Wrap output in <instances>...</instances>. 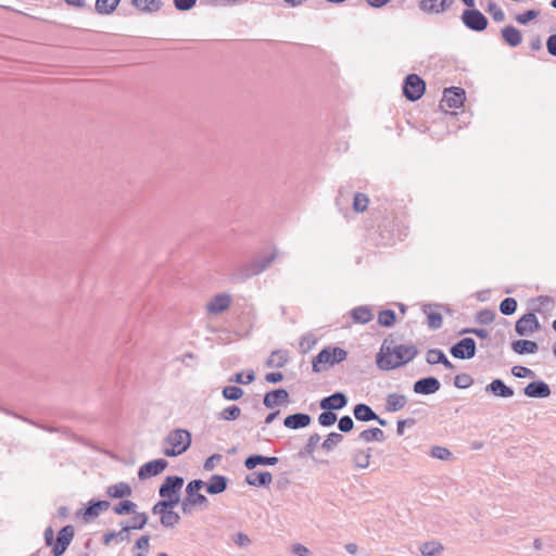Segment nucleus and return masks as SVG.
Segmentation results:
<instances>
[{
	"mask_svg": "<svg viewBox=\"0 0 556 556\" xmlns=\"http://www.w3.org/2000/svg\"><path fill=\"white\" fill-rule=\"evenodd\" d=\"M255 380V374L253 370L248 371L245 379H243L242 372H237L232 377L229 378L230 382H236L239 384H249Z\"/></svg>",
	"mask_w": 556,
	"mask_h": 556,
	"instance_id": "nucleus-54",
	"label": "nucleus"
},
{
	"mask_svg": "<svg viewBox=\"0 0 556 556\" xmlns=\"http://www.w3.org/2000/svg\"><path fill=\"white\" fill-rule=\"evenodd\" d=\"M168 509H173L180 502V493L161 496Z\"/></svg>",
	"mask_w": 556,
	"mask_h": 556,
	"instance_id": "nucleus-63",
	"label": "nucleus"
},
{
	"mask_svg": "<svg viewBox=\"0 0 556 556\" xmlns=\"http://www.w3.org/2000/svg\"><path fill=\"white\" fill-rule=\"evenodd\" d=\"M150 548V535L140 536L132 547V553L135 556H146L149 553Z\"/></svg>",
	"mask_w": 556,
	"mask_h": 556,
	"instance_id": "nucleus-40",
	"label": "nucleus"
},
{
	"mask_svg": "<svg viewBox=\"0 0 556 556\" xmlns=\"http://www.w3.org/2000/svg\"><path fill=\"white\" fill-rule=\"evenodd\" d=\"M407 403V399L404 394L390 393L386 399V409L388 412H397L402 409Z\"/></svg>",
	"mask_w": 556,
	"mask_h": 556,
	"instance_id": "nucleus-31",
	"label": "nucleus"
},
{
	"mask_svg": "<svg viewBox=\"0 0 556 556\" xmlns=\"http://www.w3.org/2000/svg\"><path fill=\"white\" fill-rule=\"evenodd\" d=\"M316 344V339L313 336H304L300 341V348L303 353H307Z\"/></svg>",
	"mask_w": 556,
	"mask_h": 556,
	"instance_id": "nucleus-60",
	"label": "nucleus"
},
{
	"mask_svg": "<svg viewBox=\"0 0 556 556\" xmlns=\"http://www.w3.org/2000/svg\"><path fill=\"white\" fill-rule=\"evenodd\" d=\"M338 428L341 432L348 433L354 428V421L349 415L342 416L338 421Z\"/></svg>",
	"mask_w": 556,
	"mask_h": 556,
	"instance_id": "nucleus-59",
	"label": "nucleus"
},
{
	"mask_svg": "<svg viewBox=\"0 0 556 556\" xmlns=\"http://www.w3.org/2000/svg\"><path fill=\"white\" fill-rule=\"evenodd\" d=\"M222 394L228 401H237L244 394L243 390L237 386H227L223 389Z\"/></svg>",
	"mask_w": 556,
	"mask_h": 556,
	"instance_id": "nucleus-46",
	"label": "nucleus"
},
{
	"mask_svg": "<svg viewBox=\"0 0 556 556\" xmlns=\"http://www.w3.org/2000/svg\"><path fill=\"white\" fill-rule=\"evenodd\" d=\"M168 466V462L164 458H156L143 464L138 470V477L140 480H146L151 477H155L163 472Z\"/></svg>",
	"mask_w": 556,
	"mask_h": 556,
	"instance_id": "nucleus-9",
	"label": "nucleus"
},
{
	"mask_svg": "<svg viewBox=\"0 0 556 556\" xmlns=\"http://www.w3.org/2000/svg\"><path fill=\"white\" fill-rule=\"evenodd\" d=\"M337 421V415L332 410H324L318 416V422L323 427H330Z\"/></svg>",
	"mask_w": 556,
	"mask_h": 556,
	"instance_id": "nucleus-53",
	"label": "nucleus"
},
{
	"mask_svg": "<svg viewBox=\"0 0 556 556\" xmlns=\"http://www.w3.org/2000/svg\"><path fill=\"white\" fill-rule=\"evenodd\" d=\"M426 90L425 80L417 74H408L403 81L404 97L414 102L419 100Z\"/></svg>",
	"mask_w": 556,
	"mask_h": 556,
	"instance_id": "nucleus-3",
	"label": "nucleus"
},
{
	"mask_svg": "<svg viewBox=\"0 0 556 556\" xmlns=\"http://www.w3.org/2000/svg\"><path fill=\"white\" fill-rule=\"evenodd\" d=\"M511 349L515 353H517L519 355L534 354L538 352L539 345L534 341L519 339V340L513 341Z\"/></svg>",
	"mask_w": 556,
	"mask_h": 556,
	"instance_id": "nucleus-27",
	"label": "nucleus"
},
{
	"mask_svg": "<svg viewBox=\"0 0 556 556\" xmlns=\"http://www.w3.org/2000/svg\"><path fill=\"white\" fill-rule=\"evenodd\" d=\"M228 485V479L222 475H213L210 480L205 483V491L211 495L223 493Z\"/></svg>",
	"mask_w": 556,
	"mask_h": 556,
	"instance_id": "nucleus-22",
	"label": "nucleus"
},
{
	"mask_svg": "<svg viewBox=\"0 0 556 556\" xmlns=\"http://www.w3.org/2000/svg\"><path fill=\"white\" fill-rule=\"evenodd\" d=\"M523 393L528 397L532 399H545L548 397L552 393L549 386L543 380H535L528 383Z\"/></svg>",
	"mask_w": 556,
	"mask_h": 556,
	"instance_id": "nucleus-14",
	"label": "nucleus"
},
{
	"mask_svg": "<svg viewBox=\"0 0 556 556\" xmlns=\"http://www.w3.org/2000/svg\"><path fill=\"white\" fill-rule=\"evenodd\" d=\"M455 0H420L419 9L429 14H442L448 11Z\"/></svg>",
	"mask_w": 556,
	"mask_h": 556,
	"instance_id": "nucleus-12",
	"label": "nucleus"
},
{
	"mask_svg": "<svg viewBox=\"0 0 556 556\" xmlns=\"http://www.w3.org/2000/svg\"><path fill=\"white\" fill-rule=\"evenodd\" d=\"M417 354L418 349L414 344H400L392 348L386 339L376 356V363L379 369L391 370L406 365L413 361Z\"/></svg>",
	"mask_w": 556,
	"mask_h": 556,
	"instance_id": "nucleus-1",
	"label": "nucleus"
},
{
	"mask_svg": "<svg viewBox=\"0 0 556 556\" xmlns=\"http://www.w3.org/2000/svg\"><path fill=\"white\" fill-rule=\"evenodd\" d=\"M132 514L134 516L131 517V519L127 521L128 528H130V530H142L147 526L149 520L147 513H137L135 510V513Z\"/></svg>",
	"mask_w": 556,
	"mask_h": 556,
	"instance_id": "nucleus-39",
	"label": "nucleus"
},
{
	"mask_svg": "<svg viewBox=\"0 0 556 556\" xmlns=\"http://www.w3.org/2000/svg\"><path fill=\"white\" fill-rule=\"evenodd\" d=\"M122 0H96L94 10L100 15H110L119 5Z\"/></svg>",
	"mask_w": 556,
	"mask_h": 556,
	"instance_id": "nucleus-35",
	"label": "nucleus"
},
{
	"mask_svg": "<svg viewBox=\"0 0 556 556\" xmlns=\"http://www.w3.org/2000/svg\"><path fill=\"white\" fill-rule=\"evenodd\" d=\"M369 204V199L365 193L357 192L353 199V210L355 212L362 213L367 210Z\"/></svg>",
	"mask_w": 556,
	"mask_h": 556,
	"instance_id": "nucleus-48",
	"label": "nucleus"
},
{
	"mask_svg": "<svg viewBox=\"0 0 556 556\" xmlns=\"http://www.w3.org/2000/svg\"><path fill=\"white\" fill-rule=\"evenodd\" d=\"M327 365L332 364L330 346L324 348L312 361V370L315 374L321 372L327 369Z\"/></svg>",
	"mask_w": 556,
	"mask_h": 556,
	"instance_id": "nucleus-21",
	"label": "nucleus"
},
{
	"mask_svg": "<svg viewBox=\"0 0 556 556\" xmlns=\"http://www.w3.org/2000/svg\"><path fill=\"white\" fill-rule=\"evenodd\" d=\"M501 36L502 39L509 46V47H517L522 41V35L521 31L516 28L513 25H507L501 29Z\"/></svg>",
	"mask_w": 556,
	"mask_h": 556,
	"instance_id": "nucleus-24",
	"label": "nucleus"
},
{
	"mask_svg": "<svg viewBox=\"0 0 556 556\" xmlns=\"http://www.w3.org/2000/svg\"><path fill=\"white\" fill-rule=\"evenodd\" d=\"M517 301L514 298H505L500 303V312L506 316L513 315L517 309Z\"/></svg>",
	"mask_w": 556,
	"mask_h": 556,
	"instance_id": "nucleus-50",
	"label": "nucleus"
},
{
	"mask_svg": "<svg viewBox=\"0 0 556 556\" xmlns=\"http://www.w3.org/2000/svg\"><path fill=\"white\" fill-rule=\"evenodd\" d=\"M477 344L470 337H465L451 346L450 353L458 359H470L476 355Z\"/></svg>",
	"mask_w": 556,
	"mask_h": 556,
	"instance_id": "nucleus-5",
	"label": "nucleus"
},
{
	"mask_svg": "<svg viewBox=\"0 0 556 556\" xmlns=\"http://www.w3.org/2000/svg\"><path fill=\"white\" fill-rule=\"evenodd\" d=\"M184 478L180 476H167L159 488L160 496L178 494L184 485Z\"/></svg>",
	"mask_w": 556,
	"mask_h": 556,
	"instance_id": "nucleus-15",
	"label": "nucleus"
},
{
	"mask_svg": "<svg viewBox=\"0 0 556 556\" xmlns=\"http://www.w3.org/2000/svg\"><path fill=\"white\" fill-rule=\"evenodd\" d=\"M202 488H204V481L201 479L191 480L186 486L185 498L198 507L206 508L208 500L204 494L200 493Z\"/></svg>",
	"mask_w": 556,
	"mask_h": 556,
	"instance_id": "nucleus-6",
	"label": "nucleus"
},
{
	"mask_svg": "<svg viewBox=\"0 0 556 556\" xmlns=\"http://www.w3.org/2000/svg\"><path fill=\"white\" fill-rule=\"evenodd\" d=\"M241 409L238 405H230L217 414L219 420L232 421L239 418Z\"/></svg>",
	"mask_w": 556,
	"mask_h": 556,
	"instance_id": "nucleus-41",
	"label": "nucleus"
},
{
	"mask_svg": "<svg viewBox=\"0 0 556 556\" xmlns=\"http://www.w3.org/2000/svg\"><path fill=\"white\" fill-rule=\"evenodd\" d=\"M319 441H320V435L318 433L311 434L306 444L304 445V447L299 452V456L300 457L313 456Z\"/></svg>",
	"mask_w": 556,
	"mask_h": 556,
	"instance_id": "nucleus-38",
	"label": "nucleus"
},
{
	"mask_svg": "<svg viewBox=\"0 0 556 556\" xmlns=\"http://www.w3.org/2000/svg\"><path fill=\"white\" fill-rule=\"evenodd\" d=\"M130 528H128V522H125V521H122L121 522V530L118 532H116V540L117 542L118 541H129L130 536H129V532H130Z\"/></svg>",
	"mask_w": 556,
	"mask_h": 556,
	"instance_id": "nucleus-62",
	"label": "nucleus"
},
{
	"mask_svg": "<svg viewBox=\"0 0 556 556\" xmlns=\"http://www.w3.org/2000/svg\"><path fill=\"white\" fill-rule=\"evenodd\" d=\"M371 448L357 450L353 453L352 460L356 468L365 469L370 464Z\"/></svg>",
	"mask_w": 556,
	"mask_h": 556,
	"instance_id": "nucleus-33",
	"label": "nucleus"
},
{
	"mask_svg": "<svg viewBox=\"0 0 556 556\" xmlns=\"http://www.w3.org/2000/svg\"><path fill=\"white\" fill-rule=\"evenodd\" d=\"M357 439H358V441L369 443V442H374V441L383 442L386 437H384L383 431L380 428H369V429L363 430L358 434Z\"/></svg>",
	"mask_w": 556,
	"mask_h": 556,
	"instance_id": "nucleus-34",
	"label": "nucleus"
},
{
	"mask_svg": "<svg viewBox=\"0 0 556 556\" xmlns=\"http://www.w3.org/2000/svg\"><path fill=\"white\" fill-rule=\"evenodd\" d=\"M443 549V546L435 541L426 542L420 546V553L422 556H435Z\"/></svg>",
	"mask_w": 556,
	"mask_h": 556,
	"instance_id": "nucleus-47",
	"label": "nucleus"
},
{
	"mask_svg": "<svg viewBox=\"0 0 556 556\" xmlns=\"http://www.w3.org/2000/svg\"><path fill=\"white\" fill-rule=\"evenodd\" d=\"M173 2L178 11H189L197 4V0H173Z\"/></svg>",
	"mask_w": 556,
	"mask_h": 556,
	"instance_id": "nucleus-61",
	"label": "nucleus"
},
{
	"mask_svg": "<svg viewBox=\"0 0 556 556\" xmlns=\"http://www.w3.org/2000/svg\"><path fill=\"white\" fill-rule=\"evenodd\" d=\"M395 320L396 314L393 309H383L378 315V324L383 327H392Z\"/></svg>",
	"mask_w": 556,
	"mask_h": 556,
	"instance_id": "nucleus-44",
	"label": "nucleus"
},
{
	"mask_svg": "<svg viewBox=\"0 0 556 556\" xmlns=\"http://www.w3.org/2000/svg\"><path fill=\"white\" fill-rule=\"evenodd\" d=\"M288 353L282 350H276L271 352L270 356L266 361V366L270 368H282L288 363Z\"/></svg>",
	"mask_w": 556,
	"mask_h": 556,
	"instance_id": "nucleus-32",
	"label": "nucleus"
},
{
	"mask_svg": "<svg viewBox=\"0 0 556 556\" xmlns=\"http://www.w3.org/2000/svg\"><path fill=\"white\" fill-rule=\"evenodd\" d=\"M540 12L538 10H528V11H525L523 13H520L516 16V21L519 23V24H527L529 23L530 21L536 18L539 16Z\"/></svg>",
	"mask_w": 556,
	"mask_h": 556,
	"instance_id": "nucleus-58",
	"label": "nucleus"
},
{
	"mask_svg": "<svg viewBox=\"0 0 556 556\" xmlns=\"http://www.w3.org/2000/svg\"><path fill=\"white\" fill-rule=\"evenodd\" d=\"M465 100L466 92L463 88L450 87L444 90L440 106L442 110L458 109L463 105Z\"/></svg>",
	"mask_w": 556,
	"mask_h": 556,
	"instance_id": "nucleus-7",
	"label": "nucleus"
},
{
	"mask_svg": "<svg viewBox=\"0 0 556 556\" xmlns=\"http://www.w3.org/2000/svg\"><path fill=\"white\" fill-rule=\"evenodd\" d=\"M163 454L167 457H176L185 453L191 445V433L186 429H175L164 439Z\"/></svg>",
	"mask_w": 556,
	"mask_h": 556,
	"instance_id": "nucleus-2",
	"label": "nucleus"
},
{
	"mask_svg": "<svg viewBox=\"0 0 556 556\" xmlns=\"http://www.w3.org/2000/svg\"><path fill=\"white\" fill-rule=\"evenodd\" d=\"M230 304L231 296L228 293H218L206 304V309L210 314L218 315L228 309Z\"/></svg>",
	"mask_w": 556,
	"mask_h": 556,
	"instance_id": "nucleus-16",
	"label": "nucleus"
},
{
	"mask_svg": "<svg viewBox=\"0 0 556 556\" xmlns=\"http://www.w3.org/2000/svg\"><path fill=\"white\" fill-rule=\"evenodd\" d=\"M137 504L130 500L122 498V501L113 506V511L115 515L123 516L135 513L137 509Z\"/></svg>",
	"mask_w": 556,
	"mask_h": 556,
	"instance_id": "nucleus-37",
	"label": "nucleus"
},
{
	"mask_svg": "<svg viewBox=\"0 0 556 556\" xmlns=\"http://www.w3.org/2000/svg\"><path fill=\"white\" fill-rule=\"evenodd\" d=\"M180 521V516L173 509H168L165 514H162L160 522L165 528H174Z\"/></svg>",
	"mask_w": 556,
	"mask_h": 556,
	"instance_id": "nucleus-43",
	"label": "nucleus"
},
{
	"mask_svg": "<svg viewBox=\"0 0 556 556\" xmlns=\"http://www.w3.org/2000/svg\"><path fill=\"white\" fill-rule=\"evenodd\" d=\"M312 417L306 413H294L283 419V426L288 429L298 430L309 426Z\"/></svg>",
	"mask_w": 556,
	"mask_h": 556,
	"instance_id": "nucleus-20",
	"label": "nucleus"
},
{
	"mask_svg": "<svg viewBox=\"0 0 556 556\" xmlns=\"http://www.w3.org/2000/svg\"><path fill=\"white\" fill-rule=\"evenodd\" d=\"M430 455L434 458L441 459V460H447L451 458L452 453L450 450L443 446H433L431 448Z\"/></svg>",
	"mask_w": 556,
	"mask_h": 556,
	"instance_id": "nucleus-57",
	"label": "nucleus"
},
{
	"mask_svg": "<svg viewBox=\"0 0 556 556\" xmlns=\"http://www.w3.org/2000/svg\"><path fill=\"white\" fill-rule=\"evenodd\" d=\"M460 20L463 24L472 31H483L489 25V21L478 9L475 7L463 11Z\"/></svg>",
	"mask_w": 556,
	"mask_h": 556,
	"instance_id": "nucleus-4",
	"label": "nucleus"
},
{
	"mask_svg": "<svg viewBox=\"0 0 556 556\" xmlns=\"http://www.w3.org/2000/svg\"><path fill=\"white\" fill-rule=\"evenodd\" d=\"M111 506V503L106 500H90L84 511L83 517L86 521L92 520L93 518L98 517L102 511L109 509Z\"/></svg>",
	"mask_w": 556,
	"mask_h": 556,
	"instance_id": "nucleus-17",
	"label": "nucleus"
},
{
	"mask_svg": "<svg viewBox=\"0 0 556 556\" xmlns=\"http://www.w3.org/2000/svg\"><path fill=\"white\" fill-rule=\"evenodd\" d=\"M264 271V265H260V262L253 260L247 264L241 265L238 268L237 274L233 275V280L238 282H243L247 279L260 275Z\"/></svg>",
	"mask_w": 556,
	"mask_h": 556,
	"instance_id": "nucleus-13",
	"label": "nucleus"
},
{
	"mask_svg": "<svg viewBox=\"0 0 556 556\" xmlns=\"http://www.w3.org/2000/svg\"><path fill=\"white\" fill-rule=\"evenodd\" d=\"M353 415L358 421H372L374 418H378L374 409L365 403L356 404L353 408Z\"/></svg>",
	"mask_w": 556,
	"mask_h": 556,
	"instance_id": "nucleus-29",
	"label": "nucleus"
},
{
	"mask_svg": "<svg viewBox=\"0 0 556 556\" xmlns=\"http://www.w3.org/2000/svg\"><path fill=\"white\" fill-rule=\"evenodd\" d=\"M495 318V312L489 308L481 309L476 316V320L481 325H489Z\"/></svg>",
	"mask_w": 556,
	"mask_h": 556,
	"instance_id": "nucleus-52",
	"label": "nucleus"
},
{
	"mask_svg": "<svg viewBox=\"0 0 556 556\" xmlns=\"http://www.w3.org/2000/svg\"><path fill=\"white\" fill-rule=\"evenodd\" d=\"M473 383V378L468 374H458L454 378V386L458 389H467Z\"/></svg>",
	"mask_w": 556,
	"mask_h": 556,
	"instance_id": "nucleus-51",
	"label": "nucleus"
},
{
	"mask_svg": "<svg viewBox=\"0 0 556 556\" xmlns=\"http://www.w3.org/2000/svg\"><path fill=\"white\" fill-rule=\"evenodd\" d=\"M348 402V396L343 392L337 391L321 399L319 407L323 410H339L345 407Z\"/></svg>",
	"mask_w": 556,
	"mask_h": 556,
	"instance_id": "nucleus-11",
	"label": "nucleus"
},
{
	"mask_svg": "<svg viewBox=\"0 0 556 556\" xmlns=\"http://www.w3.org/2000/svg\"><path fill=\"white\" fill-rule=\"evenodd\" d=\"M428 306L425 305L424 312L427 314V321L430 329L437 330L442 327V315L438 312H428Z\"/></svg>",
	"mask_w": 556,
	"mask_h": 556,
	"instance_id": "nucleus-45",
	"label": "nucleus"
},
{
	"mask_svg": "<svg viewBox=\"0 0 556 556\" xmlns=\"http://www.w3.org/2000/svg\"><path fill=\"white\" fill-rule=\"evenodd\" d=\"M271 481L273 475L269 471H254L245 476V482L252 486H267Z\"/></svg>",
	"mask_w": 556,
	"mask_h": 556,
	"instance_id": "nucleus-25",
	"label": "nucleus"
},
{
	"mask_svg": "<svg viewBox=\"0 0 556 556\" xmlns=\"http://www.w3.org/2000/svg\"><path fill=\"white\" fill-rule=\"evenodd\" d=\"M131 4L142 13H155L163 7L162 0H131Z\"/></svg>",
	"mask_w": 556,
	"mask_h": 556,
	"instance_id": "nucleus-28",
	"label": "nucleus"
},
{
	"mask_svg": "<svg viewBox=\"0 0 556 556\" xmlns=\"http://www.w3.org/2000/svg\"><path fill=\"white\" fill-rule=\"evenodd\" d=\"M278 457L276 456H264L260 454H253L245 458L244 466L247 469L252 470L256 466H274L278 463Z\"/></svg>",
	"mask_w": 556,
	"mask_h": 556,
	"instance_id": "nucleus-23",
	"label": "nucleus"
},
{
	"mask_svg": "<svg viewBox=\"0 0 556 556\" xmlns=\"http://www.w3.org/2000/svg\"><path fill=\"white\" fill-rule=\"evenodd\" d=\"M441 388V383L438 378L433 376L420 378L417 381H415L413 386V391L416 394L421 395H430L438 392Z\"/></svg>",
	"mask_w": 556,
	"mask_h": 556,
	"instance_id": "nucleus-10",
	"label": "nucleus"
},
{
	"mask_svg": "<svg viewBox=\"0 0 556 556\" xmlns=\"http://www.w3.org/2000/svg\"><path fill=\"white\" fill-rule=\"evenodd\" d=\"M445 354L442 350L440 349H430L428 350L427 354H426V362L429 364V365H437V364H441V362H443V359H445Z\"/></svg>",
	"mask_w": 556,
	"mask_h": 556,
	"instance_id": "nucleus-49",
	"label": "nucleus"
},
{
	"mask_svg": "<svg viewBox=\"0 0 556 556\" xmlns=\"http://www.w3.org/2000/svg\"><path fill=\"white\" fill-rule=\"evenodd\" d=\"M540 328H541V325L539 323V319L532 312L523 314L516 321V325H515V331L520 337L529 336V334L540 330Z\"/></svg>",
	"mask_w": 556,
	"mask_h": 556,
	"instance_id": "nucleus-8",
	"label": "nucleus"
},
{
	"mask_svg": "<svg viewBox=\"0 0 556 556\" xmlns=\"http://www.w3.org/2000/svg\"><path fill=\"white\" fill-rule=\"evenodd\" d=\"M332 364L337 365L345 361L348 352L340 346H330Z\"/></svg>",
	"mask_w": 556,
	"mask_h": 556,
	"instance_id": "nucleus-56",
	"label": "nucleus"
},
{
	"mask_svg": "<svg viewBox=\"0 0 556 556\" xmlns=\"http://www.w3.org/2000/svg\"><path fill=\"white\" fill-rule=\"evenodd\" d=\"M75 534L74 527L71 525L64 526L56 535V543L68 547Z\"/></svg>",
	"mask_w": 556,
	"mask_h": 556,
	"instance_id": "nucleus-36",
	"label": "nucleus"
},
{
	"mask_svg": "<svg viewBox=\"0 0 556 556\" xmlns=\"http://www.w3.org/2000/svg\"><path fill=\"white\" fill-rule=\"evenodd\" d=\"M350 314L353 323L361 325L368 324L374 317L371 308L367 305L356 306Z\"/></svg>",
	"mask_w": 556,
	"mask_h": 556,
	"instance_id": "nucleus-26",
	"label": "nucleus"
},
{
	"mask_svg": "<svg viewBox=\"0 0 556 556\" xmlns=\"http://www.w3.org/2000/svg\"><path fill=\"white\" fill-rule=\"evenodd\" d=\"M546 49L551 55L556 56V34L548 36L546 40Z\"/></svg>",
	"mask_w": 556,
	"mask_h": 556,
	"instance_id": "nucleus-64",
	"label": "nucleus"
},
{
	"mask_svg": "<svg viewBox=\"0 0 556 556\" xmlns=\"http://www.w3.org/2000/svg\"><path fill=\"white\" fill-rule=\"evenodd\" d=\"M343 441V435L338 432H330L321 443V448L331 452L338 444Z\"/></svg>",
	"mask_w": 556,
	"mask_h": 556,
	"instance_id": "nucleus-42",
	"label": "nucleus"
},
{
	"mask_svg": "<svg viewBox=\"0 0 556 556\" xmlns=\"http://www.w3.org/2000/svg\"><path fill=\"white\" fill-rule=\"evenodd\" d=\"M132 493L131 486L127 482H118L106 489V495L112 498H125Z\"/></svg>",
	"mask_w": 556,
	"mask_h": 556,
	"instance_id": "nucleus-30",
	"label": "nucleus"
},
{
	"mask_svg": "<svg viewBox=\"0 0 556 556\" xmlns=\"http://www.w3.org/2000/svg\"><path fill=\"white\" fill-rule=\"evenodd\" d=\"M289 401V393L286 389L279 388L267 392L264 395L263 404L266 408H274Z\"/></svg>",
	"mask_w": 556,
	"mask_h": 556,
	"instance_id": "nucleus-19",
	"label": "nucleus"
},
{
	"mask_svg": "<svg viewBox=\"0 0 556 556\" xmlns=\"http://www.w3.org/2000/svg\"><path fill=\"white\" fill-rule=\"evenodd\" d=\"M511 374L516 378H534L535 372L528 367L516 365L511 368Z\"/></svg>",
	"mask_w": 556,
	"mask_h": 556,
	"instance_id": "nucleus-55",
	"label": "nucleus"
},
{
	"mask_svg": "<svg viewBox=\"0 0 556 556\" xmlns=\"http://www.w3.org/2000/svg\"><path fill=\"white\" fill-rule=\"evenodd\" d=\"M485 392L493 394L497 397L508 399L514 396V389L507 386L502 379H493L489 384L485 386Z\"/></svg>",
	"mask_w": 556,
	"mask_h": 556,
	"instance_id": "nucleus-18",
	"label": "nucleus"
}]
</instances>
